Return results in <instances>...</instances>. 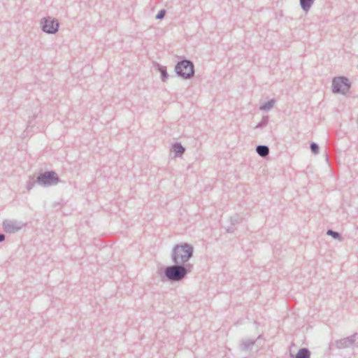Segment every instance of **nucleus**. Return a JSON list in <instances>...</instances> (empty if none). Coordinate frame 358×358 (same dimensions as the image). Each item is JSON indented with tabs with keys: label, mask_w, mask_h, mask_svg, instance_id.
I'll return each mask as SVG.
<instances>
[{
	"label": "nucleus",
	"mask_w": 358,
	"mask_h": 358,
	"mask_svg": "<svg viewBox=\"0 0 358 358\" xmlns=\"http://www.w3.org/2000/svg\"><path fill=\"white\" fill-rule=\"evenodd\" d=\"M173 150L174 151V152H176V154H182L184 152V148L181 145H173Z\"/></svg>",
	"instance_id": "9d476101"
},
{
	"label": "nucleus",
	"mask_w": 358,
	"mask_h": 358,
	"mask_svg": "<svg viewBox=\"0 0 358 358\" xmlns=\"http://www.w3.org/2000/svg\"><path fill=\"white\" fill-rule=\"evenodd\" d=\"M166 275L171 280H180L186 275V270L182 266H170L166 268Z\"/></svg>",
	"instance_id": "f03ea898"
},
{
	"label": "nucleus",
	"mask_w": 358,
	"mask_h": 358,
	"mask_svg": "<svg viewBox=\"0 0 358 358\" xmlns=\"http://www.w3.org/2000/svg\"><path fill=\"white\" fill-rule=\"evenodd\" d=\"M310 357V353L306 349H301L300 350L297 355L296 358H309Z\"/></svg>",
	"instance_id": "6e6552de"
},
{
	"label": "nucleus",
	"mask_w": 358,
	"mask_h": 358,
	"mask_svg": "<svg viewBox=\"0 0 358 358\" xmlns=\"http://www.w3.org/2000/svg\"><path fill=\"white\" fill-rule=\"evenodd\" d=\"M160 71H161L163 80L166 78H167V73H166V71L162 69H160Z\"/></svg>",
	"instance_id": "ddd939ff"
},
{
	"label": "nucleus",
	"mask_w": 358,
	"mask_h": 358,
	"mask_svg": "<svg viewBox=\"0 0 358 358\" xmlns=\"http://www.w3.org/2000/svg\"><path fill=\"white\" fill-rule=\"evenodd\" d=\"M257 153L262 157H265L268 154V148L266 146L259 145L257 148Z\"/></svg>",
	"instance_id": "0eeeda50"
},
{
	"label": "nucleus",
	"mask_w": 358,
	"mask_h": 358,
	"mask_svg": "<svg viewBox=\"0 0 358 358\" xmlns=\"http://www.w3.org/2000/svg\"><path fill=\"white\" fill-rule=\"evenodd\" d=\"M4 239V236L0 234V241H2Z\"/></svg>",
	"instance_id": "2eb2a0df"
},
{
	"label": "nucleus",
	"mask_w": 358,
	"mask_h": 358,
	"mask_svg": "<svg viewBox=\"0 0 358 358\" xmlns=\"http://www.w3.org/2000/svg\"><path fill=\"white\" fill-rule=\"evenodd\" d=\"M42 27L45 32L55 33L58 29L59 24L53 20L45 19L43 23Z\"/></svg>",
	"instance_id": "423d86ee"
},
{
	"label": "nucleus",
	"mask_w": 358,
	"mask_h": 358,
	"mask_svg": "<svg viewBox=\"0 0 358 358\" xmlns=\"http://www.w3.org/2000/svg\"><path fill=\"white\" fill-rule=\"evenodd\" d=\"M332 87L334 92L345 93L350 88V84L346 78L338 77L334 79Z\"/></svg>",
	"instance_id": "20e7f679"
},
{
	"label": "nucleus",
	"mask_w": 358,
	"mask_h": 358,
	"mask_svg": "<svg viewBox=\"0 0 358 358\" xmlns=\"http://www.w3.org/2000/svg\"><path fill=\"white\" fill-rule=\"evenodd\" d=\"M177 73L185 78L189 77L194 73L193 65L189 61H182L176 66Z\"/></svg>",
	"instance_id": "7ed1b4c3"
},
{
	"label": "nucleus",
	"mask_w": 358,
	"mask_h": 358,
	"mask_svg": "<svg viewBox=\"0 0 358 358\" xmlns=\"http://www.w3.org/2000/svg\"><path fill=\"white\" fill-rule=\"evenodd\" d=\"M38 182L42 185H54L58 182L57 175L53 172H47L38 178Z\"/></svg>",
	"instance_id": "39448f33"
},
{
	"label": "nucleus",
	"mask_w": 358,
	"mask_h": 358,
	"mask_svg": "<svg viewBox=\"0 0 358 358\" xmlns=\"http://www.w3.org/2000/svg\"><path fill=\"white\" fill-rule=\"evenodd\" d=\"M192 248L189 245L177 246L174 249L173 260L176 263L185 262L192 256Z\"/></svg>",
	"instance_id": "f257e3e1"
},
{
	"label": "nucleus",
	"mask_w": 358,
	"mask_h": 358,
	"mask_svg": "<svg viewBox=\"0 0 358 358\" xmlns=\"http://www.w3.org/2000/svg\"><path fill=\"white\" fill-rule=\"evenodd\" d=\"M328 234L329 235H331L333 236L334 238H337L338 236V234L336 233V232H334V231H332L331 230H329L328 232H327Z\"/></svg>",
	"instance_id": "4468645a"
},
{
	"label": "nucleus",
	"mask_w": 358,
	"mask_h": 358,
	"mask_svg": "<svg viewBox=\"0 0 358 358\" xmlns=\"http://www.w3.org/2000/svg\"><path fill=\"white\" fill-rule=\"evenodd\" d=\"M310 148L313 153L316 154L318 152L319 148L315 143H312L310 145Z\"/></svg>",
	"instance_id": "9b49d317"
},
{
	"label": "nucleus",
	"mask_w": 358,
	"mask_h": 358,
	"mask_svg": "<svg viewBox=\"0 0 358 358\" xmlns=\"http://www.w3.org/2000/svg\"><path fill=\"white\" fill-rule=\"evenodd\" d=\"M165 15V11L164 10H161L157 15V19H162L164 17Z\"/></svg>",
	"instance_id": "f8f14e48"
},
{
	"label": "nucleus",
	"mask_w": 358,
	"mask_h": 358,
	"mask_svg": "<svg viewBox=\"0 0 358 358\" xmlns=\"http://www.w3.org/2000/svg\"><path fill=\"white\" fill-rule=\"evenodd\" d=\"M313 1V0H300L301 7L305 10H308L310 8Z\"/></svg>",
	"instance_id": "1a4fd4ad"
}]
</instances>
